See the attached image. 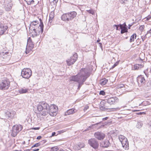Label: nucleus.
<instances>
[{
  "mask_svg": "<svg viewBox=\"0 0 151 151\" xmlns=\"http://www.w3.org/2000/svg\"><path fill=\"white\" fill-rule=\"evenodd\" d=\"M90 76V73L87 69L82 68L80 72L76 76H73L70 78V81L76 82L78 83V89H80L87 78Z\"/></svg>",
  "mask_w": 151,
  "mask_h": 151,
  "instance_id": "nucleus-1",
  "label": "nucleus"
},
{
  "mask_svg": "<svg viewBox=\"0 0 151 151\" xmlns=\"http://www.w3.org/2000/svg\"><path fill=\"white\" fill-rule=\"evenodd\" d=\"M49 108V104L44 102H40L37 106L39 114L43 116H45L48 114Z\"/></svg>",
  "mask_w": 151,
  "mask_h": 151,
  "instance_id": "nucleus-2",
  "label": "nucleus"
},
{
  "mask_svg": "<svg viewBox=\"0 0 151 151\" xmlns=\"http://www.w3.org/2000/svg\"><path fill=\"white\" fill-rule=\"evenodd\" d=\"M77 15V13L74 12L63 14L61 17V19L63 21L68 22L72 20Z\"/></svg>",
  "mask_w": 151,
  "mask_h": 151,
  "instance_id": "nucleus-3",
  "label": "nucleus"
},
{
  "mask_svg": "<svg viewBox=\"0 0 151 151\" xmlns=\"http://www.w3.org/2000/svg\"><path fill=\"white\" fill-rule=\"evenodd\" d=\"M21 74L23 78L28 79L32 75V71L29 68H24L22 70Z\"/></svg>",
  "mask_w": 151,
  "mask_h": 151,
  "instance_id": "nucleus-4",
  "label": "nucleus"
},
{
  "mask_svg": "<svg viewBox=\"0 0 151 151\" xmlns=\"http://www.w3.org/2000/svg\"><path fill=\"white\" fill-rule=\"evenodd\" d=\"M58 111V106L55 105H51L49 106L48 113L52 116H55L57 114Z\"/></svg>",
  "mask_w": 151,
  "mask_h": 151,
  "instance_id": "nucleus-5",
  "label": "nucleus"
},
{
  "mask_svg": "<svg viewBox=\"0 0 151 151\" xmlns=\"http://www.w3.org/2000/svg\"><path fill=\"white\" fill-rule=\"evenodd\" d=\"M22 129V126L20 125H15L12 127V132L11 135L13 137L16 136L19 132Z\"/></svg>",
  "mask_w": 151,
  "mask_h": 151,
  "instance_id": "nucleus-6",
  "label": "nucleus"
},
{
  "mask_svg": "<svg viewBox=\"0 0 151 151\" xmlns=\"http://www.w3.org/2000/svg\"><path fill=\"white\" fill-rule=\"evenodd\" d=\"M77 58L78 55L77 53H75L72 56L70 57V59L67 60L66 62L67 65L70 66L73 64L77 60Z\"/></svg>",
  "mask_w": 151,
  "mask_h": 151,
  "instance_id": "nucleus-7",
  "label": "nucleus"
},
{
  "mask_svg": "<svg viewBox=\"0 0 151 151\" xmlns=\"http://www.w3.org/2000/svg\"><path fill=\"white\" fill-rule=\"evenodd\" d=\"M88 143L91 146L95 149L98 147V142L94 138L89 139L88 140Z\"/></svg>",
  "mask_w": 151,
  "mask_h": 151,
  "instance_id": "nucleus-8",
  "label": "nucleus"
},
{
  "mask_svg": "<svg viewBox=\"0 0 151 151\" xmlns=\"http://www.w3.org/2000/svg\"><path fill=\"white\" fill-rule=\"evenodd\" d=\"M10 82L8 80H5L0 83V89H7L10 86Z\"/></svg>",
  "mask_w": 151,
  "mask_h": 151,
  "instance_id": "nucleus-9",
  "label": "nucleus"
},
{
  "mask_svg": "<svg viewBox=\"0 0 151 151\" xmlns=\"http://www.w3.org/2000/svg\"><path fill=\"white\" fill-rule=\"evenodd\" d=\"M94 136L98 140H101L104 139L105 135L104 133L102 132H97L94 133Z\"/></svg>",
  "mask_w": 151,
  "mask_h": 151,
  "instance_id": "nucleus-10",
  "label": "nucleus"
},
{
  "mask_svg": "<svg viewBox=\"0 0 151 151\" xmlns=\"http://www.w3.org/2000/svg\"><path fill=\"white\" fill-rule=\"evenodd\" d=\"M43 22H41V23L39 24L36 31L34 34V36H37L39 35L40 33L42 34L43 31Z\"/></svg>",
  "mask_w": 151,
  "mask_h": 151,
  "instance_id": "nucleus-11",
  "label": "nucleus"
},
{
  "mask_svg": "<svg viewBox=\"0 0 151 151\" xmlns=\"http://www.w3.org/2000/svg\"><path fill=\"white\" fill-rule=\"evenodd\" d=\"M118 101V98L116 97H111L107 100V102L110 105L114 104Z\"/></svg>",
  "mask_w": 151,
  "mask_h": 151,
  "instance_id": "nucleus-12",
  "label": "nucleus"
},
{
  "mask_svg": "<svg viewBox=\"0 0 151 151\" xmlns=\"http://www.w3.org/2000/svg\"><path fill=\"white\" fill-rule=\"evenodd\" d=\"M11 1V0H5L6 4L4 7L6 10L9 11L11 9L12 6Z\"/></svg>",
  "mask_w": 151,
  "mask_h": 151,
  "instance_id": "nucleus-13",
  "label": "nucleus"
},
{
  "mask_svg": "<svg viewBox=\"0 0 151 151\" xmlns=\"http://www.w3.org/2000/svg\"><path fill=\"white\" fill-rule=\"evenodd\" d=\"M5 114L6 116L12 119L14 117L16 112L12 110H9L5 112Z\"/></svg>",
  "mask_w": 151,
  "mask_h": 151,
  "instance_id": "nucleus-14",
  "label": "nucleus"
},
{
  "mask_svg": "<svg viewBox=\"0 0 151 151\" xmlns=\"http://www.w3.org/2000/svg\"><path fill=\"white\" fill-rule=\"evenodd\" d=\"M137 81L139 85H141L145 84L146 81L143 76L140 75L138 76L137 78Z\"/></svg>",
  "mask_w": 151,
  "mask_h": 151,
  "instance_id": "nucleus-15",
  "label": "nucleus"
},
{
  "mask_svg": "<svg viewBox=\"0 0 151 151\" xmlns=\"http://www.w3.org/2000/svg\"><path fill=\"white\" fill-rule=\"evenodd\" d=\"M9 52H4L2 51L0 52V55L3 59H5L6 60H8L10 58V55H8Z\"/></svg>",
  "mask_w": 151,
  "mask_h": 151,
  "instance_id": "nucleus-16",
  "label": "nucleus"
},
{
  "mask_svg": "<svg viewBox=\"0 0 151 151\" xmlns=\"http://www.w3.org/2000/svg\"><path fill=\"white\" fill-rule=\"evenodd\" d=\"M8 28V27L0 22V35H3Z\"/></svg>",
  "mask_w": 151,
  "mask_h": 151,
  "instance_id": "nucleus-17",
  "label": "nucleus"
},
{
  "mask_svg": "<svg viewBox=\"0 0 151 151\" xmlns=\"http://www.w3.org/2000/svg\"><path fill=\"white\" fill-rule=\"evenodd\" d=\"M121 143L122 147L125 150H127L129 149V143L127 138L125 139Z\"/></svg>",
  "mask_w": 151,
  "mask_h": 151,
  "instance_id": "nucleus-18",
  "label": "nucleus"
},
{
  "mask_svg": "<svg viewBox=\"0 0 151 151\" xmlns=\"http://www.w3.org/2000/svg\"><path fill=\"white\" fill-rule=\"evenodd\" d=\"M111 144L109 141L107 139L104 140L101 144V146L103 147H109Z\"/></svg>",
  "mask_w": 151,
  "mask_h": 151,
  "instance_id": "nucleus-19",
  "label": "nucleus"
},
{
  "mask_svg": "<svg viewBox=\"0 0 151 151\" xmlns=\"http://www.w3.org/2000/svg\"><path fill=\"white\" fill-rule=\"evenodd\" d=\"M77 110L74 109H72L68 110L65 113L66 115H69L70 114H73L77 112Z\"/></svg>",
  "mask_w": 151,
  "mask_h": 151,
  "instance_id": "nucleus-20",
  "label": "nucleus"
},
{
  "mask_svg": "<svg viewBox=\"0 0 151 151\" xmlns=\"http://www.w3.org/2000/svg\"><path fill=\"white\" fill-rule=\"evenodd\" d=\"M27 45L29 46L31 49H33L34 47V44L32 42L30 38L29 37L27 41Z\"/></svg>",
  "mask_w": 151,
  "mask_h": 151,
  "instance_id": "nucleus-21",
  "label": "nucleus"
},
{
  "mask_svg": "<svg viewBox=\"0 0 151 151\" xmlns=\"http://www.w3.org/2000/svg\"><path fill=\"white\" fill-rule=\"evenodd\" d=\"M36 26H35L33 24H30L29 26V30L30 32L33 33L32 32L33 30L35 29V27Z\"/></svg>",
  "mask_w": 151,
  "mask_h": 151,
  "instance_id": "nucleus-22",
  "label": "nucleus"
},
{
  "mask_svg": "<svg viewBox=\"0 0 151 151\" xmlns=\"http://www.w3.org/2000/svg\"><path fill=\"white\" fill-rule=\"evenodd\" d=\"M144 66L143 64H136L134 66V68L135 70H138V69L143 68Z\"/></svg>",
  "mask_w": 151,
  "mask_h": 151,
  "instance_id": "nucleus-23",
  "label": "nucleus"
},
{
  "mask_svg": "<svg viewBox=\"0 0 151 151\" xmlns=\"http://www.w3.org/2000/svg\"><path fill=\"white\" fill-rule=\"evenodd\" d=\"M120 29H121V33L122 34L128 32V29L127 27H122Z\"/></svg>",
  "mask_w": 151,
  "mask_h": 151,
  "instance_id": "nucleus-24",
  "label": "nucleus"
},
{
  "mask_svg": "<svg viewBox=\"0 0 151 151\" xmlns=\"http://www.w3.org/2000/svg\"><path fill=\"white\" fill-rule=\"evenodd\" d=\"M108 80L105 78L102 79L100 81V83L102 85H104L106 84Z\"/></svg>",
  "mask_w": 151,
  "mask_h": 151,
  "instance_id": "nucleus-25",
  "label": "nucleus"
},
{
  "mask_svg": "<svg viewBox=\"0 0 151 151\" xmlns=\"http://www.w3.org/2000/svg\"><path fill=\"white\" fill-rule=\"evenodd\" d=\"M136 34H133L130 37V42H132L134 41V39H136Z\"/></svg>",
  "mask_w": 151,
  "mask_h": 151,
  "instance_id": "nucleus-26",
  "label": "nucleus"
},
{
  "mask_svg": "<svg viewBox=\"0 0 151 151\" xmlns=\"http://www.w3.org/2000/svg\"><path fill=\"white\" fill-rule=\"evenodd\" d=\"M28 90L26 89L22 88L19 90V91L20 93H26L27 92Z\"/></svg>",
  "mask_w": 151,
  "mask_h": 151,
  "instance_id": "nucleus-27",
  "label": "nucleus"
},
{
  "mask_svg": "<svg viewBox=\"0 0 151 151\" xmlns=\"http://www.w3.org/2000/svg\"><path fill=\"white\" fill-rule=\"evenodd\" d=\"M119 139L121 143L123 141V140H124L125 139H127V138L122 135H120L119 136Z\"/></svg>",
  "mask_w": 151,
  "mask_h": 151,
  "instance_id": "nucleus-28",
  "label": "nucleus"
},
{
  "mask_svg": "<svg viewBox=\"0 0 151 151\" xmlns=\"http://www.w3.org/2000/svg\"><path fill=\"white\" fill-rule=\"evenodd\" d=\"M27 2V3L29 5H30L31 4H33L34 2V0H25Z\"/></svg>",
  "mask_w": 151,
  "mask_h": 151,
  "instance_id": "nucleus-29",
  "label": "nucleus"
},
{
  "mask_svg": "<svg viewBox=\"0 0 151 151\" xmlns=\"http://www.w3.org/2000/svg\"><path fill=\"white\" fill-rule=\"evenodd\" d=\"M54 17V12H51L49 15V18L50 19H53Z\"/></svg>",
  "mask_w": 151,
  "mask_h": 151,
  "instance_id": "nucleus-30",
  "label": "nucleus"
},
{
  "mask_svg": "<svg viewBox=\"0 0 151 151\" xmlns=\"http://www.w3.org/2000/svg\"><path fill=\"white\" fill-rule=\"evenodd\" d=\"M78 145V149H80L84 147V144L83 143H80Z\"/></svg>",
  "mask_w": 151,
  "mask_h": 151,
  "instance_id": "nucleus-31",
  "label": "nucleus"
},
{
  "mask_svg": "<svg viewBox=\"0 0 151 151\" xmlns=\"http://www.w3.org/2000/svg\"><path fill=\"white\" fill-rule=\"evenodd\" d=\"M144 27L145 26L144 25H141L139 27V29L140 31L142 32L144 29Z\"/></svg>",
  "mask_w": 151,
  "mask_h": 151,
  "instance_id": "nucleus-32",
  "label": "nucleus"
},
{
  "mask_svg": "<svg viewBox=\"0 0 151 151\" xmlns=\"http://www.w3.org/2000/svg\"><path fill=\"white\" fill-rule=\"evenodd\" d=\"M41 145V144L40 143V142H38L36 144H35L33 146H32V148H33L35 147H37L38 146H40Z\"/></svg>",
  "mask_w": 151,
  "mask_h": 151,
  "instance_id": "nucleus-33",
  "label": "nucleus"
},
{
  "mask_svg": "<svg viewBox=\"0 0 151 151\" xmlns=\"http://www.w3.org/2000/svg\"><path fill=\"white\" fill-rule=\"evenodd\" d=\"M37 22V21H33L31 22L30 24H33L35 25V26L38 25L39 24Z\"/></svg>",
  "mask_w": 151,
  "mask_h": 151,
  "instance_id": "nucleus-34",
  "label": "nucleus"
},
{
  "mask_svg": "<svg viewBox=\"0 0 151 151\" xmlns=\"http://www.w3.org/2000/svg\"><path fill=\"white\" fill-rule=\"evenodd\" d=\"M58 149V148L56 147H53L51 148V150L52 151H57Z\"/></svg>",
  "mask_w": 151,
  "mask_h": 151,
  "instance_id": "nucleus-35",
  "label": "nucleus"
},
{
  "mask_svg": "<svg viewBox=\"0 0 151 151\" xmlns=\"http://www.w3.org/2000/svg\"><path fill=\"white\" fill-rule=\"evenodd\" d=\"M99 94L104 96L105 95V93L104 91H101L99 92Z\"/></svg>",
  "mask_w": 151,
  "mask_h": 151,
  "instance_id": "nucleus-36",
  "label": "nucleus"
},
{
  "mask_svg": "<svg viewBox=\"0 0 151 151\" xmlns=\"http://www.w3.org/2000/svg\"><path fill=\"white\" fill-rule=\"evenodd\" d=\"M119 61H117V62H116L112 66V69L115 66H117L119 64Z\"/></svg>",
  "mask_w": 151,
  "mask_h": 151,
  "instance_id": "nucleus-37",
  "label": "nucleus"
},
{
  "mask_svg": "<svg viewBox=\"0 0 151 151\" xmlns=\"http://www.w3.org/2000/svg\"><path fill=\"white\" fill-rule=\"evenodd\" d=\"M124 86V85L123 84H121L117 86L118 88H123Z\"/></svg>",
  "mask_w": 151,
  "mask_h": 151,
  "instance_id": "nucleus-38",
  "label": "nucleus"
},
{
  "mask_svg": "<svg viewBox=\"0 0 151 151\" xmlns=\"http://www.w3.org/2000/svg\"><path fill=\"white\" fill-rule=\"evenodd\" d=\"M39 25H37L36 27H35V29H34V30H33V31L32 32H33V33H34V34H35V32H36V31L37 30V28L38 27V26H39Z\"/></svg>",
  "mask_w": 151,
  "mask_h": 151,
  "instance_id": "nucleus-39",
  "label": "nucleus"
},
{
  "mask_svg": "<svg viewBox=\"0 0 151 151\" xmlns=\"http://www.w3.org/2000/svg\"><path fill=\"white\" fill-rule=\"evenodd\" d=\"M137 114L138 115H142V114L145 115V112H139L138 113H137Z\"/></svg>",
  "mask_w": 151,
  "mask_h": 151,
  "instance_id": "nucleus-40",
  "label": "nucleus"
},
{
  "mask_svg": "<svg viewBox=\"0 0 151 151\" xmlns=\"http://www.w3.org/2000/svg\"><path fill=\"white\" fill-rule=\"evenodd\" d=\"M147 35H146V34L143 37H142V40L143 41L145 40L147 38L146 36Z\"/></svg>",
  "mask_w": 151,
  "mask_h": 151,
  "instance_id": "nucleus-41",
  "label": "nucleus"
},
{
  "mask_svg": "<svg viewBox=\"0 0 151 151\" xmlns=\"http://www.w3.org/2000/svg\"><path fill=\"white\" fill-rule=\"evenodd\" d=\"M88 12L89 13L91 14H94V12L93 11L89 10L88 11Z\"/></svg>",
  "mask_w": 151,
  "mask_h": 151,
  "instance_id": "nucleus-42",
  "label": "nucleus"
},
{
  "mask_svg": "<svg viewBox=\"0 0 151 151\" xmlns=\"http://www.w3.org/2000/svg\"><path fill=\"white\" fill-rule=\"evenodd\" d=\"M100 109L102 110H104L105 109V108L104 106H101L100 107Z\"/></svg>",
  "mask_w": 151,
  "mask_h": 151,
  "instance_id": "nucleus-43",
  "label": "nucleus"
},
{
  "mask_svg": "<svg viewBox=\"0 0 151 151\" xmlns=\"http://www.w3.org/2000/svg\"><path fill=\"white\" fill-rule=\"evenodd\" d=\"M40 129V127H34V128H32V129L35 130H39Z\"/></svg>",
  "mask_w": 151,
  "mask_h": 151,
  "instance_id": "nucleus-44",
  "label": "nucleus"
},
{
  "mask_svg": "<svg viewBox=\"0 0 151 151\" xmlns=\"http://www.w3.org/2000/svg\"><path fill=\"white\" fill-rule=\"evenodd\" d=\"M133 24H134V23H133L132 24H129V25H128V26H129L128 28L129 29H130V27L132 26V25Z\"/></svg>",
  "mask_w": 151,
  "mask_h": 151,
  "instance_id": "nucleus-45",
  "label": "nucleus"
},
{
  "mask_svg": "<svg viewBox=\"0 0 151 151\" xmlns=\"http://www.w3.org/2000/svg\"><path fill=\"white\" fill-rule=\"evenodd\" d=\"M127 0H120V2L121 3L123 4L124 3V1Z\"/></svg>",
  "mask_w": 151,
  "mask_h": 151,
  "instance_id": "nucleus-46",
  "label": "nucleus"
},
{
  "mask_svg": "<svg viewBox=\"0 0 151 151\" xmlns=\"http://www.w3.org/2000/svg\"><path fill=\"white\" fill-rule=\"evenodd\" d=\"M151 17L150 16H148L146 17V19L147 20H149L151 19Z\"/></svg>",
  "mask_w": 151,
  "mask_h": 151,
  "instance_id": "nucleus-47",
  "label": "nucleus"
},
{
  "mask_svg": "<svg viewBox=\"0 0 151 151\" xmlns=\"http://www.w3.org/2000/svg\"><path fill=\"white\" fill-rule=\"evenodd\" d=\"M99 46L101 47L102 50H103L102 47V44L101 43H99Z\"/></svg>",
  "mask_w": 151,
  "mask_h": 151,
  "instance_id": "nucleus-48",
  "label": "nucleus"
},
{
  "mask_svg": "<svg viewBox=\"0 0 151 151\" xmlns=\"http://www.w3.org/2000/svg\"><path fill=\"white\" fill-rule=\"evenodd\" d=\"M122 27H127V26L126 24V23L125 22L124 23H123V24H122Z\"/></svg>",
  "mask_w": 151,
  "mask_h": 151,
  "instance_id": "nucleus-49",
  "label": "nucleus"
},
{
  "mask_svg": "<svg viewBox=\"0 0 151 151\" xmlns=\"http://www.w3.org/2000/svg\"><path fill=\"white\" fill-rule=\"evenodd\" d=\"M65 131H64V130H60V131H59L58 132L60 133V134H61V133H63V132H64Z\"/></svg>",
  "mask_w": 151,
  "mask_h": 151,
  "instance_id": "nucleus-50",
  "label": "nucleus"
},
{
  "mask_svg": "<svg viewBox=\"0 0 151 151\" xmlns=\"http://www.w3.org/2000/svg\"><path fill=\"white\" fill-rule=\"evenodd\" d=\"M88 107H89L88 106H85L84 109V111L86 110L88 108Z\"/></svg>",
  "mask_w": 151,
  "mask_h": 151,
  "instance_id": "nucleus-51",
  "label": "nucleus"
},
{
  "mask_svg": "<svg viewBox=\"0 0 151 151\" xmlns=\"http://www.w3.org/2000/svg\"><path fill=\"white\" fill-rule=\"evenodd\" d=\"M56 134V132H54L52 133V136H54Z\"/></svg>",
  "mask_w": 151,
  "mask_h": 151,
  "instance_id": "nucleus-52",
  "label": "nucleus"
},
{
  "mask_svg": "<svg viewBox=\"0 0 151 151\" xmlns=\"http://www.w3.org/2000/svg\"><path fill=\"white\" fill-rule=\"evenodd\" d=\"M151 33V29L148 31H147V33H146V35H147L148 33Z\"/></svg>",
  "mask_w": 151,
  "mask_h": 151,
  "instance_id": "nucleus-53",
  "label": "nucleus"
},
{
  "mask_svg": "<svg viewBox=\"0 0 151 151\" xmlns=\"http://www.w3.org/2000/svg\"><path fill=\"white\" fill-rule=\"evenodd\" d=\"M108 119V117H106L105 118H103L102 119V120H103L104 121V120H106L107 119Z\"/></svg>",
  "mask_w": 151,
  "mask_h": 151,
  "instance_id": "nucleus-54",
  "label": "nucleus"
},
{
  "mask_svg": "<svg viewBox=\"0 0 151 151\" xmlns=\"http://www.w3.org/2000/svg\"><path fill=\"white\" fill-rule=\"evenodd\" d=\"M42 138V137L41 136H38L37 138V139H40Z\"/></svg>",
  "mask_w": 151,
  "mask_h": 151,
  "instance_id": "nucleus-55",
  "label": "nucleus"
},
{
  "mask_svg": "<svg viewBox=\"0 0 151 151\" xmlns=\"http://www.w3.org/2000/svg\"><path fill=\"white\" fill-rule=\"evenodd\" d=\"M147 102V101H143V102L142 103V105H145V104H146V103Z\"/></svg>",
  "mask_w": 151,
  "mask_h": 151,
  "instance_id": "nucleus-56",
  "label": "nucleus"
},
{
  "mask_svg": "<svg viewBox=\"0 0 151 151\" xmlns=\"http://www.w3.org/2000/svg\"><path fill=\"white\" fill-rule=\"evenodd\" d=\"M46 142V141L45 140H43L42 141H41V142H42V144H43L45 143Z\"/></svg>",
  "mask_w": 151,
  "mask_h": 151,
  "instance_id": "nucleus-57",
  "label": "nucleus"
},
{
  "mask_svg": "<svg viewBox=\"0 0 151 151\" xmlns=\"http://www.w3.org/2000/svg\"><path fill=\"white\" fill-rule=\"evenodd\" d=\"M58 0H54L53 1V3L54 4L58 2Z\"/></svg>",
  "mask_w": 151,
  "mask_h": 151,
  "instance_id": "nucleus-58",
  "label": "nucleus"
},
{
  "mask_svg": "<svg viewBox=\"0 0 151 151\" xmlns=\"http://www.w3.org/2000/svg\"><path fill=\"white\" fill-rule=\"evenodd\" d=\"M52 19H50L49 18V22H50V23H51L52 22Z\"/></svg>",
  "mask_w": 151,
  "mask_h": 151,
  "instance_id": "nucleus-59",
  "label": "nucleus"
},
{
  "mask_svg": "<svg viewBox=\"0 0 151 151\" xmlns=\"http://www.w3.org/2000/svg\"><path fill=\"white\" fill-rule=\"evenodd\" d=\"M119 25V26L120 27V29L122 27V25L121 24H118Z\"/></svg>",
  "mask_w": 151,
  "mask_h": 151,
  "instance_id": "nucleus-60",
  "label": "nucleus"
},
{
  "mask_svg": "<svg viewBox=\"0 0 151 151\" xmlns=\"http://www.w3.org/2000/svg\"><path fill=\"white\" fill-rule=\"evenodd\" d=\"M39 150V149H36L33 150V151H38Z\"/></svg>",
  "mask_w": 151,
  "mask_h": 151,
  "instance_id": "nucleus-61",
  "label": "nucleus"
},
{
  "mask_svg": "<svg viewBox=\"0 0 151 151\" xmlns=\"http://www.w3.org/2000/svg\"><path fill=\"white\" fill-rule=\"evenodd\" d=\"M119 27V25L114 24L113 25V27Z\"/></svg>",
  "mask_w": 151,
  "mask_h": 151,
  "instance_id": "nucleus-62",
  "label": "nucleus"
},
{
  "mask_svg": "<svg viewBox=\"0 0 151 151\" xmlns=\"http://www.w3.org/2000/svg\"><path fill=\"white\" fill-rule=\"evenodd\" d=\"M40 24L41 23V22H43L41 19H40Z\"/></svg>",
  "mask_w": 151,
  "mask_h": 151,
  "instance_id": "nucleus-63",
  "label": "nucleus"
},
{
  "mask_svg": "<svg viewBox=\"0 0 151 151\" xmlns=\"http://www.w3.org/2000/svg\"><path fill=\"white\" fill-rule=\"evenodd\" d=\"M118 27H116V30H119V29H118Z\"/></svg>",
  "mask_w": 151,
  "mask_h": 151,
  "instance_id": "nucleus-64",
  "label": "nucleus"
}]
</instances>
